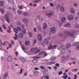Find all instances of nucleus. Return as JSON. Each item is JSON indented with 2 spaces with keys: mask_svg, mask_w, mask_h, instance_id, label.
I'll list each match as a JSON object with an SVG mask.
<instances>
[{
  "mask_svg": "<svg viewBox=\"0 0 79 79\" xmlns=\"http://www.w3.org/2000/svg\"><path fill=\"white\" fill-rule=\"evenodd\" d=\"M64 34H66L68 35H70L71 37H74V33L73 32L71 31H65L64 32Z\"/></svg>",
  "mask_w": 79,
  "mask_h": 79,
  "instance_id": "nucleus-1",
  "label": "nucleus"
},
{
  "mask_svg": "<svg viewBox=\"0 0 79 79\" xmlns=\"http://www.w3.org/2000/svg\"><path fill=\"white\" fill-rule=\"evenodd\" d=\"M5 18L6 19V20L7 23H9L10 22V17H9V15H8V14H5Z\"/></svg>",
  "mask_w": 79,
  "mask_h": 79,
  "instance_id": "nucleus-2",
  "label": "nucleus"
},
{
  "mask_svg": "<svg viewBox=\"0 0 79 79\" xmlns=\"http://www.w3.org/2000/svg\"><path fill=\"white\" fill-rule=\"evenodd\" d=\"M14 31L15 33V36L14 37V39H15V40H16L17 39H18V35H17V33H18V31L16 28H14Z\"/></svg>",
  "mask_w": 79,
  "mask_h": 79,
  "instance_id": "nucleus-3",
  "label": "nucleus"
},
{
  "mask_svg": "<svg viewBox=\"0 0 79 79\" xmlns=\"http://www.w3.org/2000/svg\"><path fill=\"white\" fill-rule=\"evenodd\" d=\"M50 32L52 34H54L56 32V28L55 27H52L50 28Z\"/></svg>",
  "mask_w": 79,
  "mask_h": 79,
  "instance_id": "nucleus-4",
  "label": "nucleus"
},
{
  "mask_svg": "<svg viewBox=\"0 0 79 79\" xmlns=\"http://www.w3.org/2000/svg\"><path fill=\"white\" fill-rule=\"evenodd\" d=\"M68 18L69 21H72L74 19V17L72 15H68Z\"/></svg>",
  "mask_w": 79,
  "mask_h": 79,
  "instance_id": "nucleus-5",
  "label": "nucleus"
},
{
  "mask_svg": "<svg viewBox=\"0 0 79 79\" xmlns=\"http://www.w3.org/2000/svg\"><path fill=\"white\" fill-rule=\"evenodd\" d=\"M8 61L9 63L13 61V57L11 56H8L7 58Z\"/></svg>",
  "mask_w": 79,
  "mask_h": 79,
  "instance_id": "nucleus-6",
  "label": "nucleus"
},
{
  "mask_svg": "<svg viewBox=\"0 0 79 79\" xmlns=\"http://www.w3.org/2000/svg\"><path fill=\"white\" fill-rule=\"evenodd\" d=\"M40 68L42 69H43V72L44 74H45V72H46V69H45V67L43 66H40Z\"/></svg>",
  "mask_w": 79,
  "mask_h": 79,
  "instance_id": "nucleus-7",
  "label": "nucleus"
},
{
  "mask_svg": "<svg viewBox=\"0 0 79 79\" xmlns=\"http://www.w3.org/2000/svg\"><path fill=\"white\" fill-rule=\"evenodd\" d=\"M44 43L45 45H48L49 44V41L48 40V39H45L44 40Z\"/></svg>",
  "mask_w": 79,
  "mask_h": 79,
  "instance_id": "nucleus-8",
  "label": "nucleus"
},
{
  "mask_svg": "<svg viewBox=\"0 0 79 79\" xmlns=\"http://www.w3.org/2000/svg\"><path fill=\"white\" fill-rule=\"evenodd\" d=\"M47 16L49 17V18H51L52 17V16L53 15V12H52L49 14H46Z\"/></svg>",
  "mask_w": 79,
  "mask_h": 79,
  "instance_id": "nucleus-9",
  "label": "nucleus"
},
{
  "mask_svg": "<svg viewBox=\"0 0 79 79\" xmlns=\"http://www.w3.org/2000/svg\"><path fill=\"white\" fill-rule=\"evenodd\" d=\"M60 11H61V12H64L65 11V9H64V8L63 6H60Z\"/></svg>",
  "mask_w": 79,
  "mask_h": 79,
  "instance_id": "nucleus-10",
  "label": "nucleus"
},
{
  "mask_svg": "<svg viewBox=\"0 0 79 79\" xmlns=\"http://www.w3.org/2000/svg\"><path fill=\"white\" fill-rule=\"evenodd\" d=\"M38 50V48H32L31 49V52H34L36 50Z\"/></svg>",
  "mask_w": 79,
  "mask_h": 79,
  "instance_id": "nucleus-11",
  "label": "nucleus"
},
{
  "mask_svg": "<svg viewBox=\"0 0 79 79\" xmlns=\"http://www.w3.org/2000/svg\"><path fill=\"white\" fill-rule=\"evenodd\" d=\"M22 21L23 22H24L25 23H28V20L27 18L23 19H22Z\"/></svg>",
  "mask_w": 79,
  "mask_h": 79,
  "instance_id": "nucleus-12",
  "label": "nucleus"
},
{
  "mask_svg": "<svg viewBox=\"0 0 79 79\" xmlns=\"http://www.w3.org/2000/svg\"><path fill=\"white\" fill-rule=\"evenodd\" d=\"M38 39L39 41H41V40H42V39L41 34H39L38 35Z\"/></svg>",
  "mask_w": 79,
  "mask_h": 79,
  "instance_id": "nucleus-13",
  "label": "nucleus"
},
{
  "mask_svg": "<svg viewBox=\"0 0 79 79\" xmlns=\"http://www.w3.org/2000/svg\"><path fill=\"white\" fill-rule=\"evenodd\" d=\"M64 76H63V78H64V79H67V77H68V75H66V73H64Z\"/></svg>",
  "mask_w": 79,
  "mask_h": 79,
  "instance_id": "nucleus-14",
  "label": "nucleus"
},
{
  "mask_svg": "<svg viewBox=\"0 0 79 79\" xmlns=\"http://www.w3.org/2000/svg\"><path fill=\"white\" fill-rule=\"evenodd\" d=\"M23 36H24V35H23V34L22 33H21L19 34V37L20 39H22V38H23Z\"/></svg>",
  "mask_w": 79,
  "mask_h": 79,
  "instance_id": "nucleus-15",
  "label": "nucleus"
},
{
  "mask_svg": "<svg viewBox=\"0 0 79 79\" xmlns=\"http://www.w3.org/2000/svg\"><path fill=\"white\" fill-rule=\"evenodd\" d=\"M41 1V0H35L33 1L32 3H37L38 2H40Z\"/></svg>",
  "mask_w": 79,
  "mask_h": 79,
  "instance_id": "nucleus-16",
  "label": "nucleus"
},
{
  "mask_svg": "<svg viewBox=\"0 0 79 79\" xmlns=\"http://www.w3.org/2000/svg\"><path fill=\"white\" fill-rule=\"evenodd\" d=\"M71 47V44H70L69 43H68L67 44L66 48V49H68V48H69V47Z\"/></svg>",
  "mask_w": 79,
  "mask_h": 79,
  "instance_id": "nucleus-17",
  "label": "nucleus"
},
{
  "mask_svg": "<svg viewBox=\"0 0 79 79\" xmlns=\"http://www.w3.org/2000/svg\"><path fill=\"white\" fill-rule=\"evenodd\" d=\"M71 26V24L68 23H67L66 24L64 25L63 26V27H69V26Z\"/></svg>",
  "mask_w": 79,
  "mask_h": 79,
  "instance_id": "nucleus-18",
  "label": "nucleus"
},
{
  "mask_svg": "<svg viewBox=\"0 0 79 79\" xmlns=\"http://www.w3.org/2000/svg\"><path fill=\"white\" fill-rule=\"evenodd\" d=\"M43 26H44L43 27V29H45L46 28H47V24L45 23H44L43 24Z\"/></svg>",
  "mask_w": 79,
  "mask_h": 79,
  "instance_id": "nucleus-19",
  "label": "nucleus"
},
{
  "mask_svg": "<svg viewBox=\"0 0 79 79\" xmlns=\"http://www.w3.org/2000/svg\"><path fill=\"white\" fill-rule=\"evenodd\" d=\"M65 51L66 50H65V49H64V48H63L61 49V52L62 53H64Z\"/></svg>",
  "mask_w": 79,
  "mask_h": 79,
  "instance_id": "nucleus-20",
  "label": "nucleus"
},
{
  "mask_svg": "<svg viewBox=\"0 0 79 79\" xmlns=\"http://www.w3.org/2000/svg\"><path fill=\"white\" fill-rule=\"evenodd\" d=\"M56 57L55 56H52L51 57V60H55V59H56Z\"/></svg>",
  "mask_w": 79,
  "mask_h": 79,
  "instance_id": "nucleus-21",
  "label": "nucleus"
},
{
  "mask_svg": "<svg viewBox=\"0 0 79 79\" xmlns=\"http://www.w3.org/2000/svg\"><path fill=\"white\" fill-rule=\"evenodd\" d=\"M37 61H38V60L37 59H35L32 60V62L33 63H36Z\"/></svg>",
  "mask_w": 79,
  "mask_h": 79,
  "instance_id": "nucleus-22",
  "label": "nucleus"
},
{
  "mask_svg": "<svg viewBox=\"0 0 79 79\" xmlns=\"http://www.w3.org/2000/svg\"><path fill=\"white\" fill-rule=\"evenodd\" d=\"M66 20V18L65 17H63L62 19V23H64L65 21Z\"/></svg>",
  "mask_w": 79,
  "mask_h": 79,
  "instance_id": "nucleus-23",
  "label": "nucleus"
},
{
  "mask_svg": "<svg viewBox=\"0 0 79 79\" xmlns=\"http://www.w3.org/2000/svg\"><path fill=\"white\" fill-rule=\"evenodd\" d=\"M70 11L72 14H73L75 13L74 10V9H73V8H71L70 9Z\"/></svg>",
  "mask_w": 79,
  "mask_h": 79,
  "instance_id": "nucleus-24",
  "label": "nucleus"
},
{
  "mask_svg": "<svg viewBox=\"0 0 79 79\" xmlns=\"http://www.w3.org/2000/svg\"><path fill=\"white\" fill-rule=\"evenodd\" d=\"M17 29V31H21V27H18L17 28V29Z\"/></svg>",
  "mask_w": 79,
  "mask_h": 79,
  "instance_id": "nucleus-25",
  "label": "nucleus"
},
{
  "mask_svg": "<svg viewBox=\"0 0 79 79\" xmlns=\"http://www.w3.org/2000/svg\"><path fill=\"white\" fill-rule=\"evenodd\" d=\"M52 45L50 44L48 47V49L49 50H51V49H52Z\"/></svg>",
  "mask_w": 79,
  "mask_h": 79,
  "instance_id": "nucleus-26",
  "label": "nucleus"
},
{
  "mask_svg": "<svg viewBox=\"0 0 79 79\" xmlns=\"http://www.w3.org/2000/svg\"><path fill=\"white\" fill-rule=\"evenodd\" d=\"M25 44L26 45H28L29 44V41L28 40L26 41L25 42Z\"/></svg>",
  "mask_w": 79,
  "mask_h": 79,
  "instance_id": "nucleus-27",
  "label": "nucleus"
},
{
  "mask_svg": "<svg viewBox=\"0 0 79 79\" xmlns=\"http://www.w3.org/2000/svg\"><path fill=\"white\" fill-rule=\"evenodd\" d=\"M26 29H22V32L24 34H26Z\"/></svg>",
  "mask_w": 79,
  "mask_h": 79,
  "instance_id": "nucleus-28",
  "label": "nucleus"
},
{
  "mask_svg": "<svg viewBox=\"0 0 79 79\" xmlns=\"http://www.w3.org/2000/svg\"><path fill=\"white\" fill-rule=\"evenodd\" d=\"M17 26H20L21 25V23L20 22H17Z\"/></svg>",
  "mask_w": 79,
  "mask_h": 79,
  "instance_id": "nucleus-29",
  "label": "nucleus"
},
{
  "mask_svg": "<svg viewBox=\"0 0 79 79\" xmlns=\"http://www.w3.org/2000/svg\"><path fill=\"white\" fill-rule=\"evenodd\" d=\"M5 75L4 76V77L5 78V77H8V73H5Z\"/></svg>",
  "mask_w": 79,
  "mask_h": 79,
  "instance_id": "nucleus-30",
  "label": "nucleus"
},
{
  "mask_svg": "<svg viewBox=\"0 0 79 79\" xmlns=\"http://www.w3.org/2000/svg\"><path fill=\"white\" fill-rule=\"evenodd\" d=\"M17 13L19 14V15H21L22 13V12L20 10H19L17 11Z\"/></svg>",
  "mask_w": 79,
  "mask_h": 79,
  "instance_id": "nucleus-31",
  "label": "nucleus"
},
{
  "mask_svg": "<svg viewBox=\"0 0 79 79\" xmlns=\"http://www.w3.org/2000/svg\"><path fill=\"white\" fill-rule=\"evenodd\" d=\"M0 6H3V2L2 1H1L0 2Z\"/></svg>",
  "mask_w": 79,
  "mask_h": 79,
  "instance_id": "nucleus-32",
  "label": "nucleus"
},
{
  "mask_svg": "<svg viewBox=\"0 0 79 79\" xmlns=\"http://www.w3.org/2000/svg\"><path fill=\"white\" fill-rule=\"evenodd\" d=\"M63 36V34L61 33L59 35L58 37H62Z\"/></svg>",
  "mask_w": 79,
  "mask_h": 79,
  "instance_id": "nucleus-33",
  "label": "nucleus"
},
{
  "mask_svg": "<svg viewBox=\"0 0 79 79\" xmlns=\"http://www.w3.org/2000/svg\"><path fill=\"white\" fill-rule=\"evenodd\" d=\"M78 44V43H74L73 44V45L74 46H76Z\"/></svg>",
  "mask_w": 79,
  "mask_h": 79,
  "instance_id": "nucleus-34",
  "label": "nucleus"
},
{
  "mask_svg": "<svg viewBox=\"0 0 79 79\" xmlns=\"http://www.w3.org/2000/svg\"><path fill=\"white\" fill-rule=\"evenodd\" d=\"M40 58V56H34L33 57V58H34V59H39Z\"/></svg>",
  "mask_w": 79,
  "mask_h": 79,
  "instance_id": "nucleus-35",
  "label": "nucleus"
},
{
  "mask_svg": "<svg viewBox=\"0 0 79 79\" xmlns=\"http://www.w3.org/2000/svg\"><path fill=\"white\" fill-rule=\"evenodd\" d=\"M34 76H37V72L35 71L34 73Z\"/></svg>",
  "mask_w": 79,
  "mask_h": 79,
  "instance_id": "nucleus-36",
  "label": "nucleus"
},
{
  "mask_svg": "<svg viewBox=\"0 0 79 79\" xmlns=\"http://www.w3.org/2000/svg\"><path fill=\"white\" fill-rule=\"evenodd\" d=\"M75 26V27H76V28H79V25L77 24H76Z\"/></svg>",
  "mask_w": 79,
  "mask_h": 79,
  "instance_id": "nucleus-37",
  "label": "nucleus"
},
{
  "mask_svg": "<svg viewBox=\"0 0 79 79\" xmlns=\"http://www.w3.org/2000/svg\"><path fill=\"white\" fill-rule=\"evenodd\" d=\"M1 19L2 21H5V18L4 17H2L1 18Z\"/></svg>",
  "mask_w": 79,
  "mask_h": 79,
  "instance_id": "nucleus-38",
  "label": "nucleus"
},
{
  "mask_svg": "<svg viewBox=\"0 0 79 79\" xmlns=\"http://www.w3.org/2000/svg\"><path fill=\"white\" fill-rule=\"evenodd\" d=\"M29 35L30 37H32V33L31 32H29Z\"/></svg>",
  "mask_w": 79,
  "mask_h": 79,
  "instance_id": "nucleus-39",
  "label": "nucleus"
},
{
  "mask_svg": "<svg viewBox=\"0 0 79 79\" xmlns=\"http://www.w3.org/2000/svg\"><path fill=\"white\" fill-rule=\"evenodd\" d=\"M21 60L23 63L25 62V59H24V58H22V59H21Z\"/></svg>",
  "mask_w": 79,
  "mask_h": 79,
  "instance_id": "nucleus-40",
  "label": "nucleus"
},
{
  "mask_svg": "<svg viewBox=\"0 0 79 79\" xmlns=\"http://www.w3.org/2000/svg\"><path fill=\"white\" fill-rule=\"evenodd\" d=\"M57 47V45H53L52 46V48H55Z\"/></svg>",
  "mask_w": 79,
  "mask_h": 79,
  "instance_id": "nucleus-41",
  "label": "nucleus"
},
{
  "mask_svg": "<svg viewBox=\"0 0 79 79\" xmlns=\"http://www.w3.org/2000/svg\"><path fill=\"white\" fill-rule=\"evenodd\" d=\"M64 59H65V57L64 56H62L61 58V60L62 61H64Z\"/></svg>",
  "mask_w": 79,
  "mask_h": 79,
  "instance_id": "nucleus-42",
  "label": "nucleus"
},
{
  "mask_svg": "<svg viewBox=\"0 0 79 79\" xmlns=\"http://www.w3.org/2000/svg\"><path fill=\"white\" fill-rule=\"evenodd\" d=\"M37 42V41H36V40L34 39L33 40V44H35Z\"/></svg>",
  "mask_w": 79,
  "mask_h": 79,
  "instance_id": "nucleus-43",
  "label": "nucleus"
},
{
  "mask_svg": "<svg viewBox=\"0 0 79 79\" xmlns=\"http://www.w3.org/2000/svg\"><path fill=\"white\" fill-rule=\"evenodd\" d=\"M73 6L74 7H77V4L76 3H75L73 5Z\"/></svg>",
  "mask_w": 79,
  "mask_h": 79,
  "instance_id": "nucleus-44",
  "label": "nucleus"
},
{
  "mask_svg": "<svg viewBox=\"0 0 79 79\" xmlns=\"http://www.w3.org/2000/svg\"><path fill=\"white\" fill-rule=\"evenodd\" d=\"M0 11L2 13H4V10L2 9H0Z\"/></svg>",
  "mask_w": 79,
  "mask_h": 79,
  "instance_id": "nucleus-45",
  "label": "nucleus"
},
{
  "mask_svg": "<svg viewBox=\"0 0 79 79\" xmlns=\"http://www.w3.org/2000/svg\"><path fill=\"white\" fill-rule=\"evenodd\" d=\"M39 52H40V50L39 49L38 51H37L35 53V54H36V53H39Z\"/></svg>",
  "mask_w": 79,
  "mask_h": 79,
  "instance_id": "nucleus-46",
  "label": "nucleus"
},
{
  "mask_svg": "<svg viewBox=\"0 0 79 79\" xmlns=\"http://www.w3.org/2000/svg\"><path fill=\"white\" fill-rule=\"evenodd\" d=\"M51 63L50 64H55V61L50 62Z\"/></svg>",
  "mask_w": 79,
  "mask_h": 79,
  "instance_id": "nucleus-47",
  "label": "nucleus"
},
{
  "mask_svg": "<svg viewBox=\"0 0 79 79\" xmlns=\"http://www.w3.org/2000/svg\"><path fill=\"white\" fill-rule=\"evenodd\" d=\"M63 74V72H62V71H60L58 73L59 75H61V74Z\"/></svg>",
  "mask_w": 79,
  "mask_h": 79,
  "instance_id": "nucleus-48",
  "label": "nucleus"
},
{
  "mask_svg": "<svg viewBox=\"0 0 79 79\" xmlns=\"http://www.w3.org/2000/svg\"><path fill=\"white\" fill-rule=\"evenodd\" d=\"M2 27H3V28L5 29H6V26H5V24H3L2 25Z\"/></svg>",
  "mask_w": 79,
  "mask_h": 79,
  "instance_id": "nucleus-49",
  "label": "nucleus"
},
{
  "mask_svg": "<svg viewBox=\"0 0 79 79\" xmlns=\"http://www.w3.org/2000/svg\"><path fill=\"white\" fill-rule=\"evenodd\" d=\"M50 5L51 6H54V4L52 3H50Z\"/></svg>",
  "mask_w": 79,
  "mask_h": 79,
  "instance_id": "nucleus-50",
  "label": "nucleus"
},
{
  "mask_svg": "<svg viewBox=\"0 0 79 79\" xmlns=\"http://www.w3.org/2000/svg\"><path fill=\"white\" fill-rule=\"evenodd\" d=\"M33 31L34 32H37V29H36V28H34L33 29Z\"/></svg>",
  "mask_w": 79,
  "mask_h": 79,
  "instance_id": "nucleus-51",
  "label": "nucleus"
},
{
  "mask_svg": "<svg viewBox=\"0 0 79 79\" xmlns=\"http://www.w3.org/2000/svg\"><path fill=\"white\" fill-rule=\"evenodd\" d=\"M23 15L24 16H27V13L26 12H24L23 14Z\"/></svg>",
  "mask_w": 79,
  "mask_h": 79,
  "instance_id": "nucleus-52",
  "label": "nucleus"
},
{
  "mask_svg": "<svg viewBox=\"0 0 79 79\" xmlns=\"http://www.w3.org/2000/svg\"><path fill=\"white\" fill-rule=\"evenodd\" d=\"M69 56H65V58L66 60H68V59H69Z\"/></svg>",
  "mask_w": 79,
  "mask_h": 79,
  "instance_id": "nucleus-53",
  "label": "nucleus"
},
{
  "mask_svg": "<svg viewBox=\"0 0 79 79\" xmlns=\"http://www.w3.org/2000/svg\"><path fill=\"white\" fill-rule=\"evenodd\" d=\"M2 40L1 39H0V46H2Z\"/></svg>",
  "mask_w": 79,
  "mask_h": 79,
  "instance_id": "nucleus-54",
  "label": "nucleus"
},
{
  "mask_svg": "<svg viewBox=\"0 0 79 79\" xmlns=\"http://www.w3.org/2000/svg\"><path fill=\"white\" fill-rule=\"evenodd\" d=\"M22 48L23 49V50H25V49H26V48L25 47H24V46L23 45H22Z\"/></svg>",
  "mask_w": 79,
  "mask_h": 79,
  "instance_id": "nucleus-55",
  "label": "nucleus"
},
{
  "mask_svg": "<svg viewBox=\"0 0 79 79\" xmlns=\"http://www.w3.org/2000/svg\"><path fill=\"white\" fill-rule=\"evenodd\" d=\"M7 32H8V33H11V30H8L7 31Z\"/></svg>",
  "mask_w": 79,
  "mask_h": 79,
  "instance_id": "nucleus-56",
  "label": "nucleus"
},
{
  "mask_svg": "<svg viewBox=\"0 0 79 79\" xmlns=\"http://www.w3.org/2000/svg\"><path fill=\"white\" fill-rule=\"evenodd\" d=\"M19 9H20L21 10H23V6H21L19 7Z\"/></svg>",
  "mask_w": 79,
  "mask_h": 79,
  "instance_id": "nucleus-57",
  "label": "nucleus"
},
{
  "mask_svg": "<svg viewBox=\"0 0 79 79\" xmlns=\"http://www.w3.org/2000/svg\"><path fill=\"white\" fill-rule=\"evenodd\" d=\"M56 66L58 67V66H60V64H58V63H57L56 64Z\"/></svg>",
  "mask_w": 79,
  "mask_h": 79,
  "instance_id": "nucleus-58",
  "label": "nucleus"
},
{
  "mask_svg": "<svg viewBox=\"0 0 79 79\" xmlns=\"http://www.w3.org/2000/svg\"><path fill=\"white\" fill-rule=\"evenodd\" d=\"M72 60H76V59L75 58H71Z\"/></svg>",
  "mask_w": 79,
  "mask_h": 79,
  "instance_id": "nucleus-59",
  "label": "nucleus"
},
{
  "mask_svg": "<svg viewBox=\"0 0 79 79\" xmlns=\"http://www.w3.org/2000/svg\"><path fill=\"white\" fill-rule=\"evenodd\" d=\"M44 77H45V76H42L40 77V79H44Z\"/></svg>",
  "mask_w": 79,
  "mask_h": 79,
  "instance_id": "nucleus-60",
  "label": "nucleus"
},
{
  "mask_svg": "<svg viewBox=\"0 0 79 79\" xmlns=\"http://www.w3.org/2000/svg\"><path fill=\"white\" fill-rule=\"evenodd\" d=\"M23 69H21L20 72L19 73L20 74L22 73V72H23Z\"/></svg>",
  "mask_w": 79,
  "mask_h": 79,
  "instance_id": "nucleus-61",
  "label": "nucleus"
},
{
  "mask_svg": "<svg viewBox=\"0 0 79 79\" xmlns=\"http://www.w3.org/2000/svg\"><path fill=\"white\" fill-rule=\"evenodd\" d=\"M79 18V17H76L75 18V19L76 20H77V19H78Z\"/></svg>",
  "mask_w": 79,
  "mask_h": 79,
  "instance_id": "nucleus-62",
  "label": "nucleus"
},
{
  "mask_svg": "<svg viewBox=\"0 0 79 79\" xmlns=\"http://www.w3.org/2000/svg\"><path fill=\"white\" fill-rule=\"evenodd\" d=\"M45 77L46 79H49V77L48 76H45Z\"/></svg>",
  "mask_w": 79,
  "mask_h": 79,
  "instance_id": "nucleus-63",
  "label": "nucleus"
},
{
  "mask_svg": "<svg viewBox=\"0 0 79 79\" xmlns=\"http://www.w3.org/2000/svg\"><path fill=\"white\" fill-rule=\"evenodd\" d=\"M54 69H57V67H56V66H54Z\"/></svg>",
  "mask_w": 79,
  "mask_h": 79,
  "instance_id": "nucleus-64",
  "label": "nucleus"
}]
</instances>
